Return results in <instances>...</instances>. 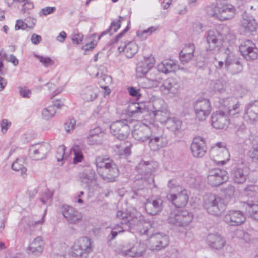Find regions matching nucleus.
I'll return each mask as SVG.
<instances>
[{"mask_svg":"<svg viewBox=\"0 0 258 258\" xmlns=\"http://www.w3.org/2000/svg\"><path fill=\"white\" fill-rule=\"evenodd\" d=\"M239 104L235 103L231 98L223 99L221 103L220 110L214 112L212 115V125L216 129H225L229 124L227 115H234L239 113Z\"/></svg>","mask_w":258,"mask_h":258,"instance_id":"obj_1","label":"nucleus"},{"mask_svg":"<svg viewBox=\"0 0 258 258\" xmlns=\"http://www.w3.org/2000/svg\"><path fill=\"white\" fill-rule=\"evenodd\" d=\"M203 207L207 212L212 215L219 216L226 209L224 199L212 194L206 195L203 198Z\"/></svg>","mask_w":258,"mask_h":258,"instance_id":"obj_2","label":"nucleus"},{"mask_svg":"<svg viewBox=\"0 0 258 258\" xmlns=\"http://www.w3.org/2000/svg\"><path fill=\"white\" fill-rule=\"evenodd\" d=\"M93 244L88 237H81L72 247L71 254L76 258H86L87 254L93 251Z\"/></svg>","mask_w":258,"mask_h":258,"instance_id":"obj_3","label":"nucleus"},{"mask_svg":"<svg viewBox=\"0 0 258 258\" xmlns=\"http://www.w3.org/2000/svg\"><path fill=\"white\" fill-rule=\"evenodd\" d=\"M255 188V187L250 186L245 189V195L251 199H248L242 203L245 214L248 217L258 221V201L255 200L254 198L256 196Z\"/></svg>","mask_w":258,"mask_h":258,"instance_id":"obj_4","label":"nucleus"},{"mask_svg":"<svg viewBox=\"0 0 258 258\" xmlns=\"http://www.w3.org/2000/svg\"><path fill=\"white\" fill-rule=\"evenodd\" d=\"M226 1V0H218L214 10V15L221 21L231 19L235 14V7Z\"/></svg>","mask_w":258,"mask_h":258,"instance_id":"obj_5","label":"nucleus"},{"mask_svg":"<svg viewBox=\"0 0 258 258\" xmlns=\"http://www.w3.org/2000/svg\"><path fill=\"white\" fill-rule=\"evenodd\" d=\"M95 164L98 171L103 169L108 175L112 177H117L119 174V170L115 162L106 156H97Z\"/></svg>","mask_w":258,"mask_h":258,"instance_id":"obj_6","label":"nucleus"},{"mask_svg":"<svg viewBox=\"0 0 258 258\" xmlns=\"http://www.w3.org/2000/svg\"><path fill=\"white\" fill-rule=\"evenodd\" d=\"M193 215L186 210H175L168 218L169 223L179 227L187 226L192 221Z\"/></svg>","mask_w":258,"mask_h":258,"instance_id":"obj_7","label":"nucleus"},{"mask_svg":"<svg viewBox=\"0 0 258 258\" xmlns=\"http://www.w3.org/2000/svg\"><path fill=\"white\" fill-rule=\"evenodd\" d=\"M211 156L218 164L222 165L226 164L230 158V154L223 142H218L214 145L210 150Z\"/></svg>","mask_w":258,"mask_h":258,"instance_id":"obj_8","label":"nucleus"},{"mask_svg":"<svg viewBox=\"0 0 258 258\" xmlns=\"http://www.w3.org/2000/svg\"><path fill=\"white\" fill-rule=\"evenodd\" d=\"M146 246L140 241H134L124 246L121 254L132 257L142 256L145 252Z\"/></svg>","mask_w":258,"mask_h":258,"instance_id":"obj_9","label":"nucleus"},{"mask_svg":"<svg viewBox=\"0 0 258 258\" xmlns=\"http://www.w3.org/2000/svg\"><path fill=\"white\" fill-rule=\"evenodd\" d=\"M148 140V146L153 152L157 151L165 147L168 143L162 130H158L157 132L152 131Z\"/></svg>","mask_w":258,"mask_h":258,"instance_id":"obj_10","label":"nucleus"},{"mask_svg":"<svg viewBox=\"0 0 258 258\" xmlns=\"http://www.w3.org/2000/svg\"><path fill=\"white\" fill-rule=\"evenodd\" d=\"M194 108L196 119L202 121L206 119L212 111L211 103L207 99H202L196 101Z\"/></svg>","mask_w":258,"mask_h":258,"instance_id":"obj_11","label":"nucleus"},{"mask_svg":"<svg viewBox=\"0 0 258 258\" xmlns=\"http://www.w3.org/2000/svg\"><path fill=\"white\" fill-rule=\"evenodd\" d=\"M111 134L120 140H124L130 133V127L126 120H117L110 126Z\"/></svg>","mask_w":258,"mask_h":258,"instance_id":"obj_12","label":"nucleus"},{"mask_svg":"<svg viewBox=\"0 0 258 258\" xmlns=\"http://www.w3.org/2000/svg\"><path fill=\"white\" fill-rule=\"evenodd\" d=\"M239 51L247 60H252L258 56V48L255 44L250 40L244 41L239 47Z\"/></svg>","mask_w":258,"mask_h":258,"instance_id":"obj_13","label":"nucleus"},{"mask_svg":"<svg viewBox=\"0 0 258 258\" xmlns=\"http://www.w3.org/2000/svg\"><path fill=\"white\" fill-rule=\"evenodd\" d=\"M177 194H167V199L177 207L185 206L188 200V195L187 190L182 186H176Z\"/></svg>","mask_w":258,"mask_h":258,"instance_id":"obj_14","label":"nucleus"},{"mask_svg":"<svg viewBox=\"0 0 258 258\" xmlns=\"http://www.w3.org/2000/svg\"><path fill=\"white\" fill-rule=\"evenodd\" d=\"M61 213L69 224L77 225L83 220L82 214L74 208L68 205L62 206Z\"/></svg>","mask_w":258,"mask_h":258,"instance_id":"obj_15","label":"nucleus"},{"mask_svg":"<svg viewBox=\"0 0 258 258\" xmlns=\"http://www.w3.org/2000/svg\"><path fill=\"white\" fill-rule=\"evenodd\" d=\"M168 236L162 233L151 235L149 239V247L151 250H159L169 244Z\"/></svg>","mask_w":258,"mask_h":258,"instance_id":"obj_16","label":"nucleus"},{"mask_svg":"<svg viewBox=\"0 0 258 258\" xmlns=\"http://www.w3.org/2000/svg\"><path fill=\"white\" fill-rule=\"evenodd\" d=\"M224 222L229 226H237L243 224L246 220L244 213L239 210H229L224 215Z\"/></svg>","mask_w":258,"mask_h":258,"instance_id":"obj_17","label":"nucleus"},{"mask_svg":"<svg viewBox=\"0 0 258 258\" xmlns=\"http://www.w3.org/2000/svg\"><path fill=\"white\" fill-rule=\"evenodd\" d=\"M151 133L150 128L148 126L142 122H138L134 125L132 135L135 140L144 142L148 140Z\"/></svg>","mask_w":258,"mask_h":258,"instance_id":"obj_18","label":"nucleus"},{"mask_svg":"<svg viewBox=\"0 0 258 258\" xmlns=\"http://www.w3.org/2000/svg\"><path fill=\"white\" fill-rule=\"evenodd\" d=\"M206 40L208 50H218L222 44V38L219 32L210 30L208 32Z\"/></svg>","mask_w":258,"mask_h":258,"instance_id":"obj_19","label":"nucleus"},{"mask_svg":"<svg viewBox=\"0 0 258 258\" xmlns=\"http://www.w3.org/2000/svg\"><path fill=\"white\" fill-rule=\"evenodd\" d=\"M190 150L194 157L196 158L203 157L207 150L204 139L201 137L195 138L191 144Z\"/></svg>","mask_w":258,"mask_h":258,"instance_id":"obj_20","label":"nucleus"},{"mask_svg":"<svg viewBox=\"0 0 258 258\" xmlns=\"http://www.w3.org/2000/svg\"><path fill=\"white\" fill-rule=\"evenodd\" d=\"M50 149V147L48 144H36L30 147L29 152L34 160H42L46 157Z\"/></svg>","mask_w":258,"mask_h":258,"instance_id":"obj_21","label":"nucleus"},{"mask_svg":"<svg viewBox=\"0 0 258 258\" xmlns=\"http://www.w3.org/2000/svg\"><path fill=\"white\" fill-rule=\"evenodd\" d=\"M155 62V59L152 55L148 57H144V59L137 65V76L140 78L144 77L153 67Z\"/></svg>","mask_w":258,"mask_h":258,"instance_id":"obj_22","label":"nucleus"},{"mask_svg":"<svg viewBox=\"0 0 258 258\" xmlns=\"http://www.w3.org/2000/svg\"><path fill=\"white\" fill-rule=\"evenodd\" d=\"M180 87V83L177 79L169 78L164 81L160 89L165 94L175 96L179 92Z\"/></svg>","mask_w":258,"mask_h":258,"instance_id":"obj_23","label":"nucleus"},{"mask_svg":"<svg viewBox=\"0 0 258 258\" xmlns=\"http://www.w3.org/2000/svg\"><path fill=\"white\" fill-rule=\"evenodd\" d=\"M138 221L135 223H131L129 228L134 227L135 229L141 235H148L149 231L152 229L150 223L145 222L143 220L140 213H136V217Z\"/></svg>","mask_w":258,"mask_h":258,"instance_id":"obj_24","label":"nucleus"},{"mask_svg":"<svg viewBox=\"0 0 258 258\" xmlns=\"http://www.w3.org/2000/svg\"><path fill=\"white\" fill-rule=\"evenodd\" d=\"M99 90L94 85H87L81 89L80 95L81 98L86 102H91L95 100L98 95Z\"/></svg>","mask_w":258,"mask_h":258,"instance_id":"obj_25","label":"nucleus"},{"mask_svg":"<svg viewBox=\"0 0 258 258\" xmlns=\"http://www.w3.org/2000/svg\"><path fill=\"white\" fill-rule=\"evenodd\" d=\"M206 241L211 248L215 249L222 248L226 244L225 239L218 233L209 234L207 236Z\"/></svg>","mask_w":258,"mask_h":258,"instance_id":"obj_26","label":"nucleus"},{"mask_svg":"<svg viewBox=\"0 0 258 258\" xmlns=\"http://www.w3.org/2000/svg\"><path fill=\"white\" fill-rule=\"evenodd\" d=\"M162 204L163 200L160 198L148 199L145 205V210L149 214L155 215L162 211Z\"/></svg>","mask_w":258,"mask_h":258,"instance_id":"obj_27","label":"nucleus"},{"mask_svg":"<svg viewBox=\"0 0 258 258\" xmlns=\"http://www.w3.org/2000/svg\"><path fill=\"white\" fill-rule=\"evenodd\" d=\"M244 118L249 123L258 120V101L250 103L247 106L244 115Z\"/></svg>","mask_w":258,"mask_h":258,"instance_id":"obj_28","label":"nucleus"},{"mask_svg":"<svg viewBox=\"0 0 258 258\" xmlns=\"http://www.w3.org/2000/svg\"><path fill=\"white\" fill-rule=\"evenodd\" d=\"M240 22L241 27L245 32H253L256 30L257 24L254 18L249 14L244 13Z\"/></svg>","mask_w":258,"mask_h":258,"instance_id":"obj_29","label":"nucleus"},{"mask_svg":"<svg viewBox=\"0 0 258 258\" xmlns=\"http://www.w3.org/2000/svg\"><path fill=\"white\" fill-rule=\"evenodd\" d=\"M104 133L99 127H95L89 132L87 137V142L90 145L100 144L102 143Z\"/></svg>","mask_w":258,"mask_h":258,"instance_id":"obj_30","label":"nucleus"},{"mask_svg":"<svg viewBox=\"0 0 258 258\" xmlns=\"http://www.w3.org/2000/svg\"><path fill=\"white\" fill-rule=\"evenodd\" d=\"M44 242L41 236H37L30 242L28 250L32 254L37 255L43 251Z\"/></svg>","mask_w":258,"mask_h":258,"instance_id":"obj_31","label":"nucleus"},{"mask_svg":"<svg viewBox=\"0 0 258 258\" xmlns=\"http://www.w3.org/2000/svg\"><path fill=\"white\" fill-rule=\"evenodd\" d=\"M196 47L192 43L185 45L179 54L180 60L182 63H187L194 57Z\"/></svg>","mask_w":258,"mask_h":258,"instance_id":"obj_32","label":"nucleus"},{"mask_svg":"<svg viewBox=\"0 0 258 258\" xmlns=\"http://www.w3.org/2000/svg\"><path fill=\"white\" fill-rule=\"evenodd\" d=\"M118 50L119 52L124 51L126 56L131 58L138 52V46L134 41H130L127 44L121 43Z\"/></svg>","mask_w":258,"mask_h":258,"instance_id":"obj_33","label":"nucleus"},{"mask_svg":"<svg viewBox=\"0 0 258 258\" xmlns=\"http://www.w3.org/2000/svg\"><path fill=\"white\" fill-rule=\"evenodd\" d=\"M157 67L159 72L165 74L175 72L179 69L178 65L172 60H165L159 63Z\"/></svg>","mask_w":258,"mask_h":258,"instance_id":"obj_34","label":"nucleus"},{"mask_svg":"<svg viewBox=\"0 0 258 258\" xmlns=\"http://www.w3.org/2000/svg\"><path fill=\"white\" fill-rule=\"evenodd\" d=\"M136 213L137 212L128 214L122 211H118L116 213V217L121 220L120 223L122 225H126L129 227L131 223H135L138 221L136 218Z\"/></svg>","mask_w":258,"mask_h":258,"instance_id":"obj_35","label":"nucleus"},{"mask_svg":"<svg viewBox=\"0 0 258 258\" xmlns=\"http://www.w3.org/2000/svg\"><path fill=\"white\" fill-rule=\"evenodd\" d=\"M71 153H73L74 155L73 163L77 164L82 161L84 159V156L82 152V148L78 145H74L70 150Z\"/></svg>","mask_w":258,"mask_h":258,"instance_id":"obj_36","label":"nucleus"},{"mask_svg":"<svg viewBox=\"0 0 258 258\" xmlns=\"http://www.w3.org/2000/svg\"><path fill=\"white\" fill-rule=\"evenodd\" d=\"M153 163L150 161H142L137 166V170L142 174L148 175V173H150L152 171V168L153 167Z\"/></svg>","mask_w":258,"mask_h":258,"instance_id":"obj_37","label":"nucleus"},{"mask_svg":"<svg viewBox=\"0 0 258 258\" xmlns=\"http://www.w3.org/2000/svg\"><path fill=\"white\" fill-rule=\"evenodd\" d=\"M154 115L157 121L164 124L170 117V113L167 107L154 113Z\"/></svg>","mask_w":258,"mask_h":258,"instance_id":"obj_38","label":"nucleus"},{"mask_svg":"<svg viewBox=\"0 0 258 258\" xmlns=\"http://www.w3.org/2000/svg\"><path fill=\"white\" fill-rule=\"evenodd\" d=\"M165 124L168 129L175 133L181 128L182 123L176 118L170 117Z\"/></svg>","mask_w":258,"mask_h":258,"instance_id":"obj_39","label":"nucleus"},{"mask_svg":"<svg viewBox=\"0 0 258 258\" xmlns=\"http://www.w3.org/2000/svg\"><path fill=\"white\" fill-rule=\"evenodd\" d=\"M152 104L154 109L153 113L167 107L166 104L161 98H154L152 99Z\"/></svg>","mask_w":258,"mask_h":258,"instance_id":"obj_40","label":"nucleus"},{"mask_svg":"<svg viewBox=\"0 0 258 258\" xmlns=\"http://www.w3.org/2000/svg\"><path fill=\"white\" fill-rule=\"evenodd\" d=\"M122 18L121 17H119V19L117 20H114L111 23V25L109 28L106 29V30L103 31L99 36L98 39L99 40L101 37L109 33L111 30H113V32H116L117 30L121 26V20L120 19Z\"/></svg>","mask_w":258,"mask_h":258,"instance_id":"obj_41","label":"nucleus"},{"mask_svg":"<svg viewBox=\"0 0 258 258\" xmlns=\"http://www.w3.org/2000/svg\"><path fill=\"white\" fill-rule=\"evenodd\" d=\"M29 20L32 21V24L31 25H29L28 23H25L21 20H17L15 26V30H25L28 28L29 29L33 28L35 25L36 20L33 18H30Z\"/></svg>","mask_w":258,"mask_h":258,"instance_id":"obj_42","label":"nucleus"},{"mask_svg":"<svg viewBox=\"0 0 258 258\" xmlns=\"http://www.w3.org/2000/svg\"><path fill=\"white\" fill-rule=\"evenodd\" d=\"M24 162L22 159H17L12 165V169L18 172H20L22 175L25 173L27 169L24 166Z\"/></svg>","mask_w":258,"mask_h":258,"instance_id":"obj_43","label":"nucleus"},{"mask_svg":"<svg viewBox=\"0 0 258 258\" xmlns=\"http://www.w3.org/2000/svg\"><path fill=\"white\" fill-rule=\"evenodd\" d=\"M96 77L99 79L98 83L100 84V87L108 85L112 82V78L111 77L105 74H103L102 73L98 72L96 74Z\"/></svg>","mask_w":258,"mask_h":258,"instance_id":"obj_44","label":"nucleus"},{"mask_svg":"<svg viewBox=\"0 0 258 258\" xmlns=\"http://www.w3.org/2000/svg\"><path fill=\"white\" fill-rule=\"evenodd\" d=\"M247 156L251 164L258 166V147H252L247 152Z\"/></svg>","mask_w":258,"mask_h":258,"instance_id":"obj_45","label":"nucleus"},{"mask_svg":"<svg viewBox=\"0 0 258 258\" xmlns=\"http://www.w3.org/2000/svg\"><path fill=\"white\" fill-rule=\"evenodd\" d=\"M34 56L45 67L51 66L54 63V60L49 57L43 56L35 53L34 54Z\"/></svg>","mask_w":258,"mask_h":258,"instance_id":"obj_46","label":"nucleus"},{"mask_svg":"<svg viewBox=\"0 0 258 258\" xmlns=\"http://www.w3.org/2000/svg\"><path fill=\"white\" fill-rule=\"evenodd\" d=\"M225 57V67H229L233 62H238L240 60L239 58L236 57L232 53L225 52L223 54Z\"/></svg>","mask_w":258,"mask_h":258,"instance_id":"obj_47","label":"nucleus"},{"mask_svg":"<svg viewBox=\"0 0 258 258\" xmlns=\"http://www.w3.org/2000/svg\"><path fill=\"white\" fill-rule=\"evenodd\" d=\"M227 174L225 170L216 168L212 169L209 171L208 177H224Z\"/></svg>","mask_w":258,"mask_h":258,"instance_id":"obj_48","label":"nucleus"},{"mask_svg":"<svg viewBox=\"0 0 258 258\" xmlns=\"http://www.w3.org/2000/svg\"><path fill=\"white\" fill-rule=\"evenodd\" d=\"M55 112L54 107L53 106H49L42 110V116L44 119L48 120L54 115Z\"/></svg>","mask_w":258,"mask_h":258,"instance_id":"obj_49","label":"nucleus"},{"mask_svg":"<svg viewBox=\"0 0 258 258\" xmlns=\"http://www.w3.org/2000/svg\"><path fill=\"white\" fill-rule=\"evenodd\" d=\"M125 230L123 227L117 224L112 228L110 233L108 235L107 238L108 240L114 239L118 233L123 232Z\"/></svg>","mask_w":258,"mask_h":258,"instance_id":"obj_50","label":"nucleus"},{"mask_svg":"<svg viewBox=\"0 0 258 258\" xmlns=\"http://www.w3.org/2000/svg\"><path fill=\"white\" fill-rule=\"evenodd\" d=\"M53 193L49 189H46L41 194L40 200L43 204L45 205L51 203L52 199Z\"/></svg>","mask_w":258,"mask_h":258,"instance_id":"obj_51","label":"nucleus"},{"mask_svg":"<svg viewBox=\"0 0 258 258\" xmlns=\"http://www.w3.org/2000/svg\"><path fill=\"white\" fill-rule=\"evenodd\" d=\"M45 215V213H44L43 214L42 218L40 220L29 221L28 223V226L29 229H28L27 228L26 229V230H25L26 234H29L30 235L32 234V231H33V227L37 225L42 224L43 223Z\"/></svg>","mask_w":258,"mask_h":258,"instance_id":"obj_52","label":"nucleus"},{"mask_svg":"<svg viewBox=\"0 0 258 258\" xmlns=\"http://www.w3.org/2000/svg\"><path fill=\"white\" fill-rule=\"evenodd\" d=\"M157 28L154 26H151L147 29L144 30L137 33V35L142 39H145L147 37L151 35L154 32L156 31Z\"/></svg>","mask_w":258,"mask_h":258,"instance_id":"obj_53","label":"nucleus"},{"mask_svg":"<svg viewBox=\"0 0 258 258\" xmlns=\"http://www.w3.org/2000/svg\"><path fill=\"white\" fill-rule=\"evenodd\" d=\"M226 68L230 71L232 74H236L242 71V65L240 61L239 60L238 62H233L231 65L226 67Z\"/></svg>","mask_w":258,"mask_h":258,"instance_id":"obj_54","label":"nucleus"},{"mask_svg":"<svg viewBox=\"0 0 258 258\" xmlns=\"http://www.w3.org/2000/svg\"><path fill=\"white\" fill-rule=\"evenodd\" d=\"M249 169L247 167L237 168L234 171V177H245L248 175Z\"/></svg>","mask_w":258,"mask_h":258,"instance_id":"obj_55","label":"nucleus"},{"mask_svg":"<svg viewBox=\"0 0 258 258\" xmlns=\"http://www.w3.org/2000/svg\"><path fill=\"white\" fill-rule=\"evenodd\" d=\"M234 188L232 185L228 186L224 189L225 203H228L232 198L234 193Z\"/></svg>","mask_w":258,"mask_h":258,"instance_id":"obj_56","label":"nucleus"},{"mask_svg":"<svg viewBox=\"0 0 258 258\" xmlns=\"http://www.w3.org/2000/svg\"><path fill=\"white\" fill-rule=\"evenodd\" d=\"M225 84L226 83L224 81L216 80L213 84V88L215 91L221 92L224 90Z\"/></svg>","mask_w":258,"mask_h":258,"instance_id":"obj_57","label":"nucleus"},{"mask_svg":"<svg viewBox=\"0 0 258 258\" xmlns=\"http://www.w3.org/2000/svg\"><path fill=\"white\" fill-rule=\"evenodd\" d=\"M66 148L64 145L59 146L57 148L56 158L58 162L61 161L64 159Z\"/></svg>","mask_w":258,"mask_h":258,"instance_id":"obj_58","label":"nucleus"},{"mask_svg":"<svg viewBox=\"0 0 258 258\" xmlns=\"http://www.w3.org/2000/svg\"><path fill=\"white\" fill-rule=\"evenodd\" d=\"M56 10V8L54 7H46L42 9L39 12V15L41 16H46L49 14L53 13Z\"/></svg>","mask_w":258,"mask_h":258,"instance_id":"obj_59","label":"nucleus"},{"mask_svg":"<svg viewBox=\"0 0 258 258\" xmlns=\"http://www.w3.org/2000/svg\"><path fill=\"white\" fill-rule=\"evenodd\" d=\"M194 34H199L203 31V26L200 22L194 23L191 29Z\"/></svg>","mask_w":258,"mask_h":258,"instance_id":"obj_60","label":"nucleus"},{"mask_svg":"<svg viewBox=\"0 0 258 258\" xmlns=\"http://www.w3.org/2000/svg\"><path fill=\"white\" fill-rule=\"evenodd\" d=\"M142 109L138 103H132L128 106V112L132 115L138 112H142Z\"/></svg>","mask_w":258,"mask_h":258,"instance_id":"obj_61","label":"nucleus"},{"mask_svg":"<svg viewBox=\"0 0 258 258\" xmlns=\"http://www.w3.org/2000/svg\"><path fill=\"white\" fill-rule=\"evenodd\" d=\"M76 120L74 118H71L65 123L64 128L67 132L70 133L74 130Z\"/></svg>","mask_w":258,"mask_h":258,"instance_id":"obj_62","label":"nucleus"},{"mask_svg":"<svg viewBox=\"0 0 258 258\" xmlns=\"http://www.w3.org/2000/svg\"><path fill=\"white\" fill-rule=\"evenodd\" d=\"M2 58H4L6 59L8 61L11 62L13 63L15 66H17L19 63V60L16 58V57L13 55L11 54L9 56L6 53L3 54L2 56Z\"/></svg>","mask_w":258,"mask_h":258,"instance_id":"obj_63","label":"nucleus"},{"mask_svg":"<svg viewBox=\"0 0 258 258\" xmlns=\"http://www.w3.org/2000/svg\"><path fill=\"white\" fill-rule=\"evenodd\" d=\"M19 93L20 95L23 98H29L31 95V91L30 90L27 89L26 87H19Z\"/></svg>","mask_w":258,"mask_h":258,"instance_id":"obj_64","label":"nucleus"}]
</instances>
